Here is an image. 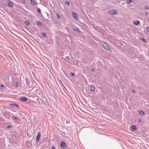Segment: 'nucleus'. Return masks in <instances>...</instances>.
<instances>
[{"mask_svg":"<svg viewBox=\"0 0 149 149\" xmlns=\"http://www.w3.org/2000/svg\"><path fill=\"white\" fill-rule=\"evenodd\" d=\"M12 127H11V125H8V126H7V128H11Z\"/></svg>","mask_w":149,"mask_h":149,"instance_id":"obj_26","label":"nucleus"},{"mask_svg":"<svg viewBox=\"0 0 149 149\" xmlns=\"http://www.w3.org/2000/svg\"><path fill=\"white\" fill-rule=\"evenodd\" d=\"M11 118L13 120H17V117H15L14 116H12Z\"/></svg>","mask_w":149,"mask_h":149,"instance_id":"obj_17","label":"nucleus"},{"mask_svg":"<svg viewBox=\"0 0 149 149\" xmlns=\"http://www.w3.org/2000/svg\"><path fill=\"white\" fill-rule=\"evenodd\" d=\"M61 147L63 149L66 148V144L64 142H62L61 143Z\"/></svg>","mask_w":149,"mask_h":149,"instance_id":"obj_7","label":"nucleus"},{"mask_svg":"<svg viewBox=\"0 0 149 149\" xmlns=\"http://www.w3.org/2000/svg\"><path fill=\"white\" fill-rule=\"evenodd\" d=\"M117 10H110L108 12L109 14H115L117 13Z\"/></svg>","mask_w":149,"mask_h":149,"instance_id":"obj_4","label":"nucleus"},{"mask_svg":"<svg viewBox=\"0 0 149 149\" xmlns=\"http://www.w3.org/2000/svg\"><path fill=\"white\" fill-rule=\"evenodd\" d=\"M10 105L11 106V107H12L14 108H15L16 107H19V106L15 103L11 104H10Z\"/></svg>","mask_w":149,"mask_h":149,"instance_id":"obj_9","label":"nucleus"},{"mask_svg":"<svg viewBox=\"0 0 149 149\" xmlns=\"http://www.w3.org/2000/svg\"><path fill=\"white\" fill-rule=\"evenodd\" d=\"M141 40L142 41H143V42H147L146 40V39L144 38H142V39H141Z\"/></svg>","mask_w":149,"mask_h":149,"instance_id":"obj_19","label":"nucleus"},{"mask_svg":"<svg viewBox=\"0 0 149 149\" xmlns=\"http://www.w3.org/2000/svg\"><path fill=\"white\" fill-rule=\"evenodd\" d=\"M139 114L143 116L145 115V113L143 111L141 110H140L139 112Z\"/></svg>","mask_w":149,"mask_h":149,"instance_id":"obj_11","label":"nucleus"},{"mask_svg":"<svg viewBox=\"0 0 149 149\" xmlns=\"http://www.w3.org/2000/svg\"><path fill=\"white\" fill-rule=\"evenodd\" d=\"M37 100L39 105H41L43 107H44L46 106L45 101L42 100L40 99Z\"/></svg>","mask_w":149,"mask_h":149,"instance_id":"obj_2","label":"nucleus"},{"mask_svg":"<svg viewBox=\"0 0 149 149\" xmlns=\"http://www.w3.org/2000/svg\"><path fill=\"white\" fill-rule=\"evenodd\" d=\"M91 70H92L93 71H95V69H94V68H93V69H92Z\"/></svg>","mask_w":149,"mask_h":149,"instance_id":"obj_34","label":"nucleus"},{"mask_svg":"<svg viewBox=\"0 0 149 149\" xmlns=\"http://www.w3.org/2000/svg\"><path fill=\"white\" fill-rule=\"evenodd\" d=\"M10 113L9 112H7V114H9Z\"/></svg>","mask_w":149,"mask_h":149,"instance_id":"obj_35","label":"nucleus"},{"mask_svg":"<svg viewBox=\"0 0 149 149\" xmlns=\"http://www.w3.org/2000/svg\"><path fill=\"white\" fill-rule=\"evenodd\" d=\"M76 31H77L78 32L80 33L81 32L78 29H76Z\"/></svg>","mask_w":149,"mask_h":149,"instance_id":"obj_25","label":"nucleus"},{"mask_svg":"<svg viewBox=\"0 0 149 149\" xmlns=\"http://www.w3.org/2000/svg\"><path fill=\"white\" fill-rule=\"evenodd\" d=\"M148 6H145V9H148Z\"/></svg>","mask_w":149,"mask_h":149,"instance_id":"obj_28","label":"nucleus"},{"mask_svg":"<svg viewBox=\"0 0 149 149\" xmlns=\"http://www.w3.org/2000/svg\"><path fill=\"white\" fill-rule=\"evenodd\" d=\"M72 16L75 19L77 20H78V17L77 14L76 13H75L74 12H73L72 13Z\"/></svg>","mask_w":149,"mask_h":149,"instance_id":"obj_8","label":"nucleus"},{"mask_svg":"<svg viewBox=\"0 0 149 149\" xmlns=\"http://www.w3.org/2000/svg\"><path fill=\"white\" fill-rule=\"evenodd\" d=\"M131 129L133 131H134L136 129V127L135 126L133 125L131 126Z\"/></svg>","mask_w":149,"mask_h":149,"instance_id":"obj_12","label":"nucleus"},{"mask_svg":"<svg viewBox=\"0 0 149 149\" xmlns=\"http://www.w3.org/2000/svg\"><path fill=\"white\" fill-rule=\"evenodd\" d=\"M138 121L139 122H141V119H139L138 120Z\"/></svg>","mask_w":149,"mask_h":149,"instance_id":"obj_32","label":"nucleus"},{"mask_svg":"<svg viewBox=\"0 0 149 149\" xmlns=\"http://www.w3.org/2000/svg\"><path fill=\"white\" fill-rule=\"evenodd\" d=\"M146 29L147 31L149 32V27L147 26L146 27Z\"/></svg>","mask_w":149,"mask_h":149,"instance_id":"obj_22","label":"nucleus"},{"mask_svg":"<svg viewBox=\"0 0 149 149\" xmlns=\"http://www.w3.org/2000/svg\"><path fill=\"white\" fill-rule=\"evenodd\" d=\"M38 12L39 13H41V10H37Z\"/></svg>","mask_w":149,"mask_h":149,"instance_id":"obj_30","label":"nucleus"},{"mask_svg":"<svg viewBox=\"0 0 149 149\" xmlns=\"http://www.w3.org/2000/svg\"><path fill=\"white\" fill-rule=\"evenodd\" d=\"M22 1L23 2H25V0H22Z\"/></svg>","mask_w":149,"mask_h":149,"instance_id":"obj_37","label":"nucleus"},{"mask_svg":"<svg viewBox=\"0 0 149 149\" xmlns=\"http://www.w3.org/2000/svg\"><path fill=\"white\" fill-rule=\"evenodd\" d=\"M24 23L27 25H29L30 24V23L29 21H24Z\"/></svg>","mask_w":149,"mask_h":149,"instance_id":"obj_14","label":"nucleus"},{"mask_svg":"<svg viewBox=\"0 0 149 149\" xmlns=\"http://www.w3.org/2000/svg\"><path fill=\"white\" fill-rule=\"evenodd\" d=\"M19 99L23 101H27L28 99V98L25 97H19Z\"/></svg>","mask_w":149,"mask_h":149,"instance_id":"obj_5","label":"nucleus"},{"mask_svg":"<svg viewBox=\"0 0 149 149\" xmlns=\"http://www.w3.org/2000/svg\"><path fill=\"white\" fill-rule=\"evenodd\" d=\"M16 86L17 87V85H18V83H17V82H16Z\"/></svg>","mask_w":149,"mask_h":149,"instance_id":"obj_36","label":"nucleus"},{"mask_svg":"<svg viewBox=\"0 0 149 149\" xmlns=\"http://www.w3.org/2000/svg\"><path fill=\"white\" fill-rule=\"evenodd\" d=\"M41 134L40 132H38L36 136V141L37 143H38L40 140Z\"/></svg>","mask_w":149,"mask_h":149,"instance_id":"obj_3","label":"nucleus"},{"mask_svg":"<svg viewBox=\"0 0 149 149\" xmlns=\"http://www.w3.org/2000/svg\"><path fill=\"white\" fill-rule=\"evenodd\" d=\"M145 14L146 15H147V12H146L145 13Z\"/></svg>","mask_w":149,"mask_h":149,"instance_id":"obj_40","label":"nucleus"},{"mask_svg":"<svg viewBox=\"0 0 149 149\" xmlns=\"http://www.w3.org/2000/svg\"><path fill=\"white\" fill-rule=\"evenodd\" d=\"M132 91L134 93H135V91L134 90H133Z\"/></svg>","mask_w":149,"mask_h":149,"instance_id":"obj_31","label":"nucleus"},{"mask_svg":"<svg viewBox=\"0 0 149 149\" xmlns=\"http://www.w3.org/2000/svg\"><path fill=\"white\" fill-rule=\"evenodd\" d=\"M6 5L8 6L9 7H12V2L10 1H7L6 2Z\"/></svg>","mask_w":149,"mask_h":149,"instance_id":"obj_6","label":"nucleus"},{"mask_svg":"<svg viewBox=\"0 0 149 149\" xmlns=\"http://www.w3.org/2000/svg\"><path fill=\"white\" fill-rule=\"evenodd\" d=\"M37 9L39 10V9H40L39 8H38Z\"/></svg>","mask_w":149,"mask_h":149,"instance_id":"obj_42","label":"nucleus"},{"mask_svg":"<svg viewBox=\"0 0 149 149\" xmlns=\"http://www.w3.org/2000/svg\"><path fill=\"white\" fill-rule=\"evenodd\" d=\"M61 83L62 84L63 86H64V85H63V84L62 83V81H61Z\"/></svg>","mask_w":149,"mask_h":149,"instance_id":"obj_41","label":"nucleus"},{"mask_svg":"<svg viewBox=\"0 0 149 149\" xmlns=\"http://www.w3.org/2000/svg\"><path fill=\"white\" fill-rule=\"evenodd\" d=\"M148 21L149 22V19H148Z\"/></svg>","mask_w":149,"mask_h":149,"instance_id":"obj_43","label":"nucleus"},{"mask_svg":"<svg viewBox=\"0 0 149 149\" xmlns=\"http://www.w3.org/2000/svg\"><path fill=\"white\" fill-rule=\"evenodd\" d=\"M132 0H127V3H130L132 1Z\"/></svg>","mask_w":149,"mask_h":149,"instance_id":"obj_21","label":"nucleus"},{"mask_svg":"<svg viewBox=\"0 0 149 149\" xmlns=\"http://www.w3.org/2000/svg\"><path fill=\"white\" fill-rule=\"evenodd\" d=\"M0 10L1 11H0V13L1 14H2V15H3V13H4V12L2 10Z\"/></svg>","mask_w":149,"mask_h":149,"instance_id":"obj_24","label":"nucleus"},{"mask_svg":"<svg viewBox=\"0 0 149 149\" xmlns=\"http://www.w3.org/2000/svg\"><path fill=\"white\" fill-rule=\"evenodd\" d=\"M139 23V21L138 20H137L136 22L134 21L133 22V23L136 25H138Z\"/></svg>","mask_w":149,"mask_h":149,"instance_id":"obj_10","label":"nucleus"},{"mask_svg":"<svg viewBox=\"0 0 149 149\" xmlns=\"http://www.w3.org/2000/svg\"><path fill=\"white\" fill-rule=\"evenodd\" d=\"M73 30L74 31H75L76 30V29H73Z\"/></svg>","mask_w":149,"mask_h":149,"instance_id":"obj_38","label":"nucleus"},{"mask_svg":"<svg viewBox=\"0 0 149 149\" xmlns=\"http://www.w3.org/2000/svg\"><path fill=\"white\" fill-rule=\"evenodd\" d=\"M4 10L5 12H7V11H8V10Z\"/></svg>","mask_w":149,"mask_h":149,"instance_id":"obj_39","label":"nucleus"},{"mask_svg":"<svg viewBox=\"0 0 149 149\" xmlns=\"http://www.w3.org/2000/svg\"><path fill=\"white\" fill-rule=\"evenodd\" d=\"M57 17L58 19H60L61 18V16L58 14V13H57L56 14Z\"/></svg>","mask_w":149,"mask_h":149,"instance_id":"obj_20","label":"nucleus"},{"mask_svg":"<svg viewBox=\"0 0 149 149\" xmlns=\"http://www.w3.org/2000/svg\"><path fill=\"white\" fill-rule=\"evenodd\" d=\"M30 1L32 4L33 5H35L36 4V2L34 0H31Z\"/></svg>","mask_w":149,"mask_h":149,"instance_id":"obj_13","label":"nucleus"},{"mask_svg":"<svg viewBox=\"0 0 149 149\" xmlns=\"http://www.w3.org/2000/svg\"><path fill=\"white\" fill-rule=\"evenodd\" d=\"M65 3H66V4H67L68 5H69L70 4V3L68 1H66L65 2Z\"/></svg>","mask_w":149,"mask_h":149,"instance_id":"obj_23","label":"nucleus"},{"mask_svg":"<svg viewBox=\"0 0 149 149\" xmlns=\"http://www.w3.org/2000/svg\"><path fill=\"white\" fill-rule=\"evenodd\" d=\"M95 89V88L93 86H91V91H94Z\"/></svg>","mask_w":149,"mask_h":149,"instance_id":"obj_15","label":"nucleus"},{"mask_svg":"<svg viewBox=\"0 0 149 149\" xmlns=\"http://www.w3.org/2000/svg\"><path fill=\"white\" fill-rule=\"evenodd\" d=\"M74 75V73H71V75L72 76H73Z\"/></svg>","mask_w":149,"mask_h":149,"instance_id":"obj_29","label":"nucleus"},{"mask_svg":"<svg viewBox=\"0 0 149 149\" xmlns=\"http://www.w3.org/2000/svg\"><path fill=\"white\" fill-rule=\"evenodd\" d=\"M52 149H56V148L54 147V146H53L52 148Z\"/></svg>","mask_w":149,"mask_h":149,"instance_id":"obj_33","label":"nucleus"},{"mask_svg":"<svg viewBox=\"0 0 149 149\" xmlns=\"http://www.w3.org/2000/svg\"><path fill=\"white\" fill-rule=\"evenodd\" d=\"M103 46L105 49L108 50L110 52L112 51L111 49H110V47L107 44L104 42L103 44Z\"/></svg>","mask_w":149,"mask_h":149,"instance_id":"obj_1","label":"nucleus"},{"mask_svg":"<svg viewBox=\"0 0 149 149\" xmlns=\"http://www.w3.org/2000/svg\"><path fill=\"white\" fill-rule=\"evenodd\" d=\"M42 35L44 37H46V33L44 32L42 33Z\"/></svg>","mask_w":149,"mask_h":149,"instance_id":"obj_18","label":"nucleus"},{"mask_svg":"<svg viewBox=\"0 0 149 149\" xmlns=\"http://www.w3.org/2000/svg\"><path fill=\"white\" fill-rule=\"evenodd\" d=\"M3 87H4L3 85H1L0 88H1L3 89Z\"/></svg>","mask_w":149,"mask_h":149,"instance_id":"obj_27","label":"nucleus"},{"mask_svg":"<svg viewBox=\"0 0 149 149\" xmlns=\"http://www.w3.org/2000/svg\"><path fill=\"white\" fill-rule=\"evenodd\" d=\"M37 24L38 26H41V25H42L41 23L40 22H37Z\"/></svg>","mask_w":149,"mask_h":149,"instance_id":"obj_16","label":"nucleus"}]
</instances>
